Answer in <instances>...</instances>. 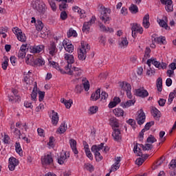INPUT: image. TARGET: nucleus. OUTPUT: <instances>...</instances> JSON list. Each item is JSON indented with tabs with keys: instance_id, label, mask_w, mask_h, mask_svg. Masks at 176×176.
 <instances>
[{
	"instance_id": "obj_1",
	"label": "nucleus",
	"mask_w": 176,
	"mask_h": 176,
	"mask_svg": "<svg viewBox=\"0 0 176 176\" xmlns=\"http://www.w3.org/2000/svg\"><path fill=\"white\" fill-rule=\"evenodd\" d=\"M109 124L113 130L112 137L113 138L114 141H120V140H122V133H120V130L118 129V127L120 126L118 119H116L115 117L111 118L109 119ZM115 127L117 129H115Z\"/></svg>"
},
{
	"instance_id": "obj_2",
	"label": "nucleus",
	"mask_w": 176,
	"mask_h": 176,
	"mask_svg": "<svg viewBox=\"0 0 176 176\" xmlns=\"http://www.w3.org/2000/svg\"><path fill=\"white\" fill-rule=\"evenodd\" d=\"M32 8L38 14H45V12H46V5L41 0H34L32 3Z\"/></svg>"
},
{
	"instance_id": "obj_3",
	"label": "nucleus",
	"mask_w": 176,
	"mask_h": 176,
	"mask_svg": "<svg viewBox=\"0 0 176 176\" xmlns=\"http://www.w3.org/2000/svg\"><path fill=\"white\" fill-rule=\"evenodd\" d=\"M25 63L29 65H45V60L42 57L38 58L34 60V56L30 54L27 55Z\"/></svg>"
},
{
	"instance_id": "obj_4",
	"label": "nucleus",
	"mask_w": 176,
	"mask_h": 176,
	"mask_svg": "<svg viewBox=\"0 0 176 176\" xmlns=\"http://www.w3.org/2000/svg\"><path fill=\"white\" fill-rule=\"evenodd\" d=\"M90 50V45L85 41L81 42V48L78 50V59L86 60V53Z\"/></svg>"
},
{
	"instance_id": "obj_5",
	"label": "nucleus",
	"mask_w": 176,
	"mask_h": 176,
	"mask_svg": "<svg viewBox=\"0 0 176 176\" xmlns=\"http://www.w3.org/2000/svg\"><path fill=\"white\" fill-rule=\"evenodd\" d=\"M104 143H101L99 145H94L91 148V152L95 155L96 162H101L103 158L101 153H100V151L104 148Z\"/></svg>"
},
{
	"instance_id": "obj_6",
	"label": "nucleus",
	"mask_w": 176,
	"mask_h": 176,
	"mask_svg": "<svg viewBox=\"0 0 176 176\" xmlns=\"http://www.w3.org/2000/svg\"><path fill=\"white\" fill-rule=\"evenodd\" d=\"M111 13V10L109 8H105V7H101V14H100V20L104 21V24H109V21L111 18H109V14Z\"/></svg>"
},
{
	"instance_id": "obj_7",
	"label": "nucleus",
	"mask_w": 176,
	"mask_h": 176,
	"mask_svg": "<svg viewBox=\"0 0 176 176\" xmlns=\"http://www.w3.org/2000/svg\"><path fill=\"white\" fill-rule=\"evenodd\" d=\"M12 31L14 34H16L18 40H19L21 42H25L27 38H25V34L23 33L21 30H20L19 28H14Z\"/></svg>"
},
{
	"instance_id": "obj_8",
	"label": "nucleus",
	"mask_w": 176,
	"mask_h": 176,
	"mask_svg": "<svg viewBox=\"0 0 176 176\" xmlns=\"http://www.w3.org/2000/svg\"><path fill=\"white\" fill-rule=\"evenodd\" d=\"M94 23H96V16H92L89 21L85 22L82 26V32L89 34L90 31V27H91V24H94Z\"/></svg>"
},
{
	"instance_id": "obj_9",
	"label": "nucleus",
	"mask_w": 176,
	"mask_h": 176,
	"mask_svg": "<svg viewBox=\"0 0 176 176\" xmlns=\"http://www.w3.org/2000/svg\"><path fill=\"white\" fill-rule=\"evenodd\" d=\"M145 119H146L145 113L144 112V110L141 109L138 111V116L136 117L138 124H139L140 126H141L142 124H144V123H145Z\"/></svg>"
},
{
	"instance_id": "obj_10",
	"label": "nucleus",
	"mask_w": 176,
	"mask_h": 176,
	"mask_svg": "<svg viewBox=\"0 0 176 176\" xmlns=\"http://www.w3.org/2000/svg\"><path fill=\"white\" fill-rule=\"evenodd\" d=\"M132 36L135 38V34H142L144 32V29L141 27V25L138 23H133L132 28Z\"/></svg>"
},
{
	"instance_id": "obj_11",
	"label": "nucleus",
	"mask_w": 176,
	"mask_h": 176,
	"mask_svg": "<svg viewBox=\"0 0 176 176\" xmlns=\"http://www.w3.org/2000/svg\"><path fill=\"white\" fill-rule=\"evenodd\" d=\"M135 94L138 97H141L142 98H145V97H148V96H149V93H148V91L144 87H140L138 89H135Z\"/></svg>"
},
{
	"instance_id": "obj_12",
	"label": "nucleus",
	"mask_w": 176,
	"mask_h": 176,
	"mask_svg": "<svg viewBox=\"0 0 176 176\" xmlns=\"http://www.w3.org/2000/svg\"><path fill=\"white\" fill-rule=\"evenodd\" d=\"M162 5H165V9L166 12H173L174 10L173 7V0H160Z\"/></svg>"
},
{
	"instance_id": "obj_13",
	"label": "nucleus",
	"mask_w": 176,
	"mask_h": 176,
	"mask_svg": "<svg viewBox=\"0 0 176 176\" xmlns=\"http://www.w3.org/2000/svg\"><path fill=\"white\" fill-rule=\"evenodd\" d=\"M65 59L67 61V66L66 68H72V64L75 63V59L74 58V55L69 54H65Z\"/></svg>"
},
{
	"instance_id": "obj_14",
	"label": "nucleus",
	"mask_w": 176,
	"mask_h": 176,
	"mask_svg": "<svg viewBox=\"0 0 176 176\" xmlns=\"http://www.w3.org/2000/svg\"><path fill=\"white\" fill-rule=\"evenodd\" d=\"M49 50V54L50 56H56L57 54V52H58V50L57 49V47L56 45V43L52 42L47 47Z\"/></svg>"
},
{
	"instance_id": "obj_15",
	"label": "nucleus",
	"mask_w": 176,
	"mask_h": 176,
	"mask_svg": "<svg viewBox=\"0 0 176 176\" xmlns=\"http://www.w3.org/2000/svg\"><path fill=\"white\" fill-rule=\"evenodd\" d=\"M41 162L43 164H52V163H53L52 153L45 155L44 157L41 158Z\"/></svg>"
},
{
	"instance_id": "obj_16",
	"label": "nucleus",
	"mask_w": 176,
	"mask_h": 176,
	"mask_svg": "<svg viewBox=\"0 0 176 176\" xmlns=\"http://www.w3.org/2000/svg\"><path fill=\"white\" fill-rule=\"evenodd\" d=\"M27 46L28 45H22L18 53L19 58H24L27 54Z\"/></svg>"
},
{
	"instance_id": "obj_17",
	"label": "nucleus",
	"mask_w": 176,
	"mask_h": 176,
	"mask_svg": "<svg viewBox=\"0 0 176 176\" xmlns=\"http://www.w3.org/2000/svg\"><path fill=\"white\" fill-rule=\"evenodd\" d=\"M52 123L54 126H57L58 124V120H60V117H58V113L54 111V110L52 111Z\"/></svg>"
},
{
	"instance_id": "obj_18",
	"label": "nucleus",
	"mask_w": 176,
	"mask_h": 176,
	"mask_svg": "<svg viewBox=\"0 0 176 176\" xmlns=\"http://www.w3.org/2000/svg\"><path fill=\"white\" fill-rule=\"evenodd\" d=\"M152 42H157L160 45H166V37H156V35H153L151 36Z\"/></svg>"
},
{
	"instance_id": "obj_19",
	"label": "nucleus",
	"mask_w": 176,
	"mask_h": 176,
	"mask_svg": "<svg viewBox=\"0 0 176 176\" xmlns=\"http://www.w3.org/2000/svg\"><path fill=\"white\" fill-rule=\"evenodd\" d=\"M45 49V45H39L30 47V53H41Z\"/></svg>"
},
{
	"instance_id": "obj_20",
	"label": "nucleus",
	"mask_w": 176,
	"mask_h": 176,
	"mask_svg": "<svg viewBox=\"0 0 176 176\" xmlns=\"http://www.w3.org/2000/svg\"><path fill=\"white\" fill-rule=\"evenodd\" d=\"M121 157H117L116 158V162L114 164H113L111 166V168L110 169V173H112V171H117L118 170V168H120V164H119L120 163L121 161Z\"/></svg>"
},
{
	"instance_id": "obj_21",
	"label": "nucleus",
	"mask_w": 176,
	"mask_h": 176,
	"mask_svg": "<svg viewBox=\"0 0 176 176\" xmlns=\"http://www.w3.org/2000/svg\"><path fill=\"white\" fill-rule=\"evenodd\" d=\"M157 23H159V25L162 27V28H165V30H167L168 28V25H167V22L168 20L167 19V16H164V19H157Z\"/></svg>"
},
{
	"instance_id": "obj_22",
	"label": "nucleus",
	"mask_w": 176,
	"mask_h": 176,
	"mask_svg": "<svg viewBox=\"0 0 176 176\" xmlns=\"http://www.w3.org/2000/svg\"><path fill=\"white\" fill-rule=\"evenodd\" d=\"M121 90L122 91L127 92L129 90H131V85L127 82H122L120 85Z\"/></svg>"
},
{
	"instance_id": "obj_23",
	"label": "nucleus",
	"mask_w": 176,
	"mask_h": 176,
	"mask_svg": "<svg viewBox=\"0 0 176 176\" xmlns=\"http://www.w3.org/2000/svg\"><path fill=\"white\" fill-rule=\"evenodd\" d=\"M101 97V89H98L95 92H94L91 96V100L92 101H97Z\"/></svg>"
},
{
	"instance_id": "obj_24",
	"label": "nucleus",
	"mask_w": 176,
	"mask_h": 176,
	"mask_svg": "<svg viewBox=\"0 0 176 176\" xmlns=\"http://www.w3.org/2000/svg\"><path fill=\"white\" fill-rule=\"evenodd\" d=\"M146 64L148 65V67H151V64H153V65L155 66L156 68H160V62L156 60V59L153 58L148 59Z\"/></svg>"
},
{
	"instance_id": "obj_25",
	"label": "nucleus",
	"mask_w": 176,
	"mask_h": 176,
	"mask_svg": "<svg viewBox=\"0 0 176 176\" xmlns=\"http://www.w3.org/2000/svg\"><path fill=\"white\" fill-rule=\"evenodd\" d=\"M60 102L65 105L67 109H69L72 107V104H74V101L72 99L66 100L64 98L60 99Z\"/></svg>"
},
{
	"instance_id": "obj_26",
	"label": "nucleus",
	"mask_w": 176,
	"mask_h": 176,
	"mask_svg": "<svg viewBox=\"0 0 176 176\" xmlns=\"http://www.w3.org/2000/svg\"><path fill=\"white\" fill-rule=\"evenodd\" d=\"M69 144L74 155H78L79 153V151H78V148H76V140L71 139L69 140Z\"/></svg>"
},
{
	"instance_id": "obj_27",
	"label": "nucleus",
	"mask_w": 176,
	"mask_h": 176,
	"mask_svg": "<svg viewBox=\"0 0 176 176\" xmlns=\"http://www.w3.org/2000/svg\"><path fill=\"white\" fill-rule=\"evenodd\" d=\"M66 69V71H67V75H71V76H72V75H74V72H79V71H82L81 69H80V68H79V67H75V66H72V67L71 68H66L65 69Z\"/></svg>"
},
{
	"instance_id": "obj_28",
	"label": "nucleus",
	"mask_w": 176,
	"mask_h": 176,
	"mask_svg": "<svg viewBox=\"0 0 176 176\" xmlns=\"http://www.w3.org/2000/svg\"><path fill=\"white\" fill-rule=\"evenodd\" d=\"M35 85L33 88V91L31 94V100L32 101H36V97H38V87L36 85V82H35Z\"/></svg>"
},
{
	"instance_id": "obj_29",
	"label": "nucleus",
	"mask_w": 176,
	"mask_h": 176,
	"mask_svg": "<svg viewBox=\"0 0 176 176\" xmlns=\"http://www.w3.org/2000/svg\"><path fill=\"white\" fill-rule=\"evenodd\" d=\"M142 25L144 28H148L151 25V23H149V14H146L143 17Z\"/></svg>"
},
{
	"instance_id": "obj_30",
	"label": "nucleus",
	"mask_w": 176,
	"mask_h": 176,
	"mask_svg": "<svg viewBox=\"0 0 176 176\" xmlns=\"http://www.w3.org/2000/svg\"><path fill=\"white\" fill-rule=\"evenodd\" d=\"M67 157H69V153H65L64 154H61L60 157L58 159V164H64V162L67 160Z\"/></svg>"
},
{
	"instance_id": "obj_31",
	"label": "nucleus",
	"mask_w": 176,
	"mask_h": 176,
	"mask_svg": "<svg viewBox=\"0 0 176 176\" xmlns=\"http://www.w3.org/2000/svg\"><path fill=\"white\" fill-rule=\"evenodd\" d=\"M134 104H135V100H129L126 102H122L121 107L123 108H129V107L134 105Z\"/></svg>"
},
{
	"instance_id": "obj_32",
	"label": "nucleus",
	"mask_w": 176,
	"mask_h": 176,
	"mask_svg": "<svg viewBox=\"0 0 176 176\" xmlns=\"http://www.w3.org/2000/svg\"><path fill=\"white\" fill-rule=\"evenodd\" d=\"M113 113H114L116 116L119 118L120 116H123L124 111H123V109L120 108H116L115 109L113 110Z\"/></svg>"
},
{
	"instance_id": "obj_33",
	"label": "nucleus",
	"mask_w": 176,
	"mask_h": 176,
	"mask_svg": "<svg viewBox=\"0 0 176 176\" xmlns=\"http://www.w3.org/2000/svg\"><path fill=\"white\" fill-rule=\"evenodd\" d=\"M9 98V101L10 102H19V101H20V96L19 95H11L10 96H8Z\"/></svg>"
},
{
	"instance_id": "obj_34",
	"label": "nucleus",
	"mask_w": 176,
	"mask_h": 176,
	"mask_svg": "<svg viewBox=\"0 0 176 176\" xmlns=\"http://www.w3.org/2000/svg\"><path fill=\"white\" fill-rule=\"evenodd\" d=\"M151 113L155 119H159V118H160V111L156 109V107H153Z\"/></svg>"
},
{
	"instance_id": "obj_35",
	"label": "nucleus",
	"mask_w": 176,
	"mask_h": 176,
	"mask_svg": "<svg viewBox=\"0 0 176 176\" xmlns=\"http://www.w3.org/2000/svg\"><path fill=\"white\" fill-rule=\"evenodd\" d=\"M133 152L134 153H137L138 156H141V157L144 156V155L142 154V151L140 148L138 147V143H136V145L134 146Z\"/></svg>"
},
{
	"instance_id": "obj_36",
	"label": "nucleus",
	"mask_w": 176,
	"mask_h": 176,
	"mask_svg": "<svg viewBox=\"0 0 176 176\" xmlns=\"http://www.w3.org/2000/svg\"><path fill=\"white\" fill-rule=\"evenodd\" d=\"M15 151L16 153H19V156H23V149H21V145L19 142L15 143Z\"/></svg>"
},
{
	"instance_id": "obj_37",
	"label": "nucleus",
	"mask_w": 176,
	"mask_h": 176,
	"mask_svg": "<svg viewBox=\"0 0 176 176\" xmlns=\"http://www.w3.org/2000/svg\"><path fill=\"white\" fill-rule=\"evenodd\" d=\"M99 27L100 28L101 31H103L104 32H113V28H106L105 25H104L102 23L99 24Z\"/></svg>"
},
{
	"instance_id": "obj_38",
	"label": "nucleus",
	"mask_w": 176,
	"mask_h": 176,
	"mask_svg": "<svg viewBox=\"0 0 176 176\" xmlns=\"http://www.w3.org/2000/svg\"><path fill=\"white\" fill-rule=\"evenodd\" d=\"M163 87V80L162 78H158L157 80V88L158 91H162Z\"/></svg>"
},
{
	"instance_id": "obj_39",
	"label": "nucleus",
	"mask_w": 176,
	"mask_h": 176,
	"mask_svg": "<svg viewBox=\"0 0 176 176\" xmlns=\"http://www.w3.org/2000/svg\"><path fill=\"white\" fill-rule=\"evenodd\" d=\"M67 129H68V127L65 124V122H63L59 127L58 131H59L60 134H64V133H65V131H67Z\"/></svg>"
},
{
	"instance_id": "obj_40",
	"label": "nucleus",
	"mask_w": 176,
	"mask_h": 176,
	"mask_svg": "<svg viewBox=\"0 0 176 176\" xmlns=\"http://www.w3.org/2000/svg\"><path fill=\"white\" fill-rule=\"evenodd\" d=\"M176 97V91L175 89L173 90V92H170V94H169V98H168V104L170 105V104H171V102H173V100H174V98H175Z\"/></svg>"
},
{
	"instance_id": "obj_41",
	"label": "nucleus",
	"mask_w": 176,
	"mask_h": 176,
	"mask_svg": "<svg viewBox=\"0 0 176 176\" xmlns=\"http://www.w3.org/2000/svg\"><path fill=\"white\" fill-rule=\"evenodd\" d=\"M71 36H74V38L78 36V33H76V31L74 30L72 28H70L69 32H67V37L71 38Z\"/></svg>"
},
{
	"instance_id": "obj_42",
	"label": "nucleus",
	"mask_w": 176,
	"mask_h": 176,
	"mask_svg": "<svg viewBox=\"0 0 176 176\" xmlns=\"http://www.w3.org/2000/svg\"><path fill=\"white\" fill-rule=\"evenodd\" d=\"M9 58L8 57H4V61L2 63L1 66L4 71H6L8 69V66L9 65Z\"/></svg>"
},
{
	"instance_id": "obj_43",
	"label": "nucleus",
	"mask_w": 176,
	"mask_h": 176,
	"mask_svg": "<svg viewBox=\"0 0 176 176\" xmlns=\"http://www.w3.org/2000/svg\"><path fill=\"white\" fill-rule=\"evenodd\" d=\"M129 10L133 14H135L136 13H138V7L134 4H131Z\"/></svg>"
},
{
	"instance_id": "obj_44",
	"label": "nucleus",
	"mask_w": 176,
	"mask_h": 176,
	"mask_svg": "<svg viewBox=\"0 0 176 176\" xmlns=\"http://www.w3.org/2000/svg\"><path fill=\"white\" fill-rule=\"evenodd\" d=\"M36 28L37 31H42L43 29V23H42L41 21L38 20L36 23Z\"/></svg>"
},
{
	"instance_id": "obj_45",
	"label": "nucleus",
	"mask_w": 176,
	"mask_h": 176,
	"mask_svg": "<svg viewBox=\"0 0 176 176\" xmlns=\"http://www.w3.org/2000/svg\"><path fill=\"white\" fill-rule=\"evenodd\" d=\"M9 164H14V166L19 165V160H17L15 157H11L9 158Z\"/></svg>"
},
{
	"instance_id": "obj_46",
	"label": "nucleus",
	"mask_w": 176,
	"mask_h": 176,
	"mask_svg": "<svg viewBox=\"0 0 176 176\" xmlns=\"http://www.w3.org/2000/svg\"><path fill=\"white\" fill-rule=\"evenodd\" d=\"M85 167L86 170H87L90 173H93V171H94V166H93L91 164H85Z\"/></svg>"
},
{
	"instance_id": "obj_47",
	"label": "nucleus",
	"mask_w": 176,
	"mask_h": 176,
	"mask_svg": "<svg viewBox=\"0 0 176 176\" xmlns=\"http://www.w3.org/2000/svg\"><path fill=\"white\" fill-rule=\"evenodd\" d=\"M89 111L91 115H94L98 111V107L97 106H92L89 108Z\"/></svg>"
},
{
	"instance_id": "obj_48",
	"label": "nucleus",
	"mask_w": 176,
	"mask_h": 176,
	"mask_svg": "<svg viewBox=\"0 0 176 176\" xmlns=\"http://www.w3.org/2000/svg\"><path fill=\"white\" fill-rule=\"evenodd\" d=\"M129 45V41H127V38H122V41L120 43V47H123L124 46H127Z\"/></svg>"
},
{
	"instance_id": "obj_49",
	"label": "nucleus",
	"mask_w": 176,
	"mask_h": 176,
	"mask_svg": "<svg viewBox=\"0 0 176 176\" xmlns=\"http://www.w3.org/2000/svg\"><path fill=\"white\" fill-rule=\"evenodd\" d=\"M48 2L52 10L54 12L56 10L57 7L56 6V3H54V0H48Z\"/></svg>"
},
{
	"instance_id": "obj_50",
	"label": "nucleus",
	"mask_w": 176,
	"mask_h": 176,
	"mask_svg": "<svg viewBox=\"0 0 176 176\" xmlns=\"http://www.w3.org/2000/svg\"><path fill=\"white\" fill-rule=\"evenodd\" d=\"M50 67H52L53 68H55V69H60V67L58 66V64L56 63L54 61H50L49 60Z\"/></svg>"
},
{
	"instance_id": "obj_51",
	"label": "nucleus",
	"mask_w": 176,
	"mask_h": 176,
	"mask_svg": "<svg viewBox=\"0 0 176 176\" xmlns=\"http://www.w3.org/2000/svg\"><path fill=\"white\" fill-rule=\"evenodd\" d=\"M156 141H157V140H156V138H155V136L151 135L148 138H147V142H148V144H153V142H156Z\"/></svg>"
},
{
	"instance_id": "obj_52",
	"label": "nucleus",
	"mask_w": 176,
	"mask_h": 176,
	"mask_svg": "<svg viewBox=\"0 0 176 176\" xmlns=\"http://www.w3.org/2000/svg\"><path fill=\"white\" fill-rule=\"evenodd\" d=\"M65 50H66V52H68V53H72V52H74V45L72 44H70L67 46H65Z\"/></svg>"
},
{
	"instance_id": "obj_53",
	"label": "nucleus",
	"mask_w": 176,
	"mask_h": 176,
	"mask_svg": "<svg viewBox=\"0 0 176 176\" xmlns=\"http://www.w3.org/2000/svg\"><path fill=\"white\" fill-rule=\"evenodd\" d=\"M82 86L85 90V91H89L90 89V84L89 83V81L87 80L85 82L82 83Z\"/></svg>"
},
{
	"instance_id": "obj_54",
	"label": "nucleus",
	"mask_w": 176,
	"mask_h": 176,
	"mask_svg": "<svg viewBox=\"0 0 176 176\" xmlns=\"http://www.w3.org/2000/svg\"><path fill=\"white\" fill-rule=\"evenodd\" d=\"M68 8V4H67V2L63 1L60 5H59V9L60 10H63V9H67Z\"/></svg>"
},
{
	"instance_id": "obj_55",
	"label": "nucleus",
	"mask_w": 176,
	"mask_h": 176,
	"mask_svg": "<svg viewBox=\"0 0 176 176\" xmlns=\"http://www.w3.org/2000/svg\"><path fill=\"white\" fill-rule=\"evenodd\" d=\"M45 98V91H38V100L40 102L43 101Z\"/></svg>"
},
{
	"instance_id": "obj_56",
	"label": "nucleus",
	"mask_w": 176,
	"mask_h": 176,
	"mask_svg": "<svg viewBox=\"0 0 176 176\" xmlns=\"http://www.w3.org/2000/svg\"><path fill=\"white\" fill-rule=\"evenodd\" d=\"M153 124H155V121L147 122L144 128L146 129V131H148L149 130V129H151V127H152V126H153Z\"/></svg>"
},
{
	"instance_id": "obj_57",
	"label": "nucleus",
	"mask_w": 176,
	"mask_h": 176,
	"mask_svg": "<svg viewBox=\"0 0 176 176\" xmlns=\"http://www.w3.org/2000/svg\"><path fill=\"white\" fill-rule=\"evenodd\" d=\"M82 90H83V86L82 85L76 86L75 91L76 93L80 94L82 93Z\"/></svg>"
},
{
	"instance_id": "obj_58",
	"label": "nucleus",
	"mask_w": 176,
	"mask_h": 176,
	"mask_svg": "<svg viewBox=\"0 0 176 176\" xmlns=\"http://www.w3.org/2000/svg\"><path fill=\"white\" fill-rule=\"evenodd\" d=\"M60 19L61 20H67V19H68V14H67V12L63 11L60 13Z\"/></svg>"
},
{
	"instance_id": "obj_59",
	"label": "nucleus",
	"mask_w": 176,
	"mask_h": 176,
	"mask_svg": "<svg viewBox=\"0 0 176 176\" xmlns=\"http://www.w3.org/2000/svg\"><path fill=\"white\" fill-rule=\"evenodd\" d=\"M126 123H128V124H130L131 127H133V129H135V120L133 119H129L126 121Z\"/></svg>"
},
{
	"instance_id": "obj_60",
	"label": "nucleus",
	"mask_w": 176,
	"mask_h": 176,
	"mask_svg": "<svg viewBox=\"0 0 176 176\" xmlns=\"http://www.w3.org/2000/svg\"><path fill=\"white\" fill-rule=\"evenodd\" d=\"M14 135H15V137H18L19 138H21V132L17 128L14 129Z\"/></svg>"
},
{
	"instance_id": "obj_61",
	"label": "nucleus",
	"mask_w": 176,
	"mask_h": 176,
	"mask_svg": "<svg viewBox=\"0 0 176 176\" xmlns=\"http://www.w3.org/2000/svg\"><path fill=\"white\" fill-rule=\"evenodd\" d=\"M24 106L25 107V108H30L31 109H32V108H34L32 103L31 102H28V101H25L24 102Z\"/></svg>"
},
{
	"instance_id": "obj_62",
	"label": "nucleus",
	"mask_w": 176,
	"mask_h": 176,
	"mask_svg": "<svg viewBox=\"0 0 176 176\" xmlns=\"http://www.w3.org/2000/svg\"><path fill=\"white\" fill-rule=\"evenodd\" d=\"M144 162V158H138L135 161V164H137L138 166H142Z\"/></svg>"
},
{
	"instance_id": "obj_63",
	"label": "nucleus",
	"mask_w": 176,
	"mask_h": 176,
	"mask_svg": "<svg viewBox=\"0 0 176 176\" xmlns=\"http://www.w3.org/2000/svg\"><path fill=\"white\" fill-rule=\"evenodd\" d=\"M175 167H176V160H172L169 164V168H175Z\"/></svg>"
},
{
	"instance_id": "obj_64",
	"label": "nucleus",
	"mask_w": 176,
	"mask_h": 176,
	"mask_svg": "<svg viewBox=\"0 0 176 176\" xmlns=\"http://www.w3.org/2000/svg\"><path fill=\"white\" fill-rule=\"evenodd\" d=\"M158 104L160 107H164V105L166 104V100L160 98V100L158 101Z\"/></svg>"
}]
</instances>
